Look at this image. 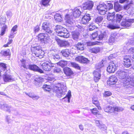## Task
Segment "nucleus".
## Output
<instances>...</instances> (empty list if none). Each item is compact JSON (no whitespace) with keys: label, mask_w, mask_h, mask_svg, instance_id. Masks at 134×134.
Segmentation results:
<instances>
[{"label":"nucleus","mask_w":134,"mask_h":134,"mask_svg":"<svg viewBox=\"0 0 134 134\" xmlns=\"http://www.w3.org/2000/svg\"><path fill=\"white\" fill-rule=\"evenodd\" d=\"M116 76L120 79L123 81L125 85H128L130 83L132 79L128 76V73L123 70H119L116 72Z\"/></svg>","instance_id":"f257e3e1"},{"label":"nucleus","mask_w":134,"mask_h":134,"mask_svg":"<svg viewBox=\"0 0 134 134\" xmlns=\"http://www.w3.org/2000/svg\"><path fill=\"white\" fill-rule=\"evenodd\" d=\"M97 9L98 10V13L101 15L105 14L108 10L107 6L104 3L98 5L97 7Z\"/></svg>","instance_id":"f03ea898"},{"label":"nucleus","mask_w":134,"mask_h":134,"mask_svg":"<svg viewBox=\"0 0 134 134\" xmlns=\"http://www.w3.org/2000/svg\"><path fill=\"white\" fill-rule=\"evenodd\" d=\"M51 25V23L48 21L44 22L42 25V29L44 30L46 32L51 34L52 32V31L50 28Z\"/></svg>","instance_id":"7ed1b4c3"},{"label":"nucleus","mask_w":134,"mask_h":134,"mask_svg":"<svg viewBox=\"0 0 134 134\" xmlns=\"http://www.w3.org/2000/svg\"><path fill=\"white\" fill-rule=\"evenodd\" d=\"M38 41H40L42 43H46L48 42V37L47 35L45 34H40L37 36Z\"/></svg>","instance_id":"20e7f679"},{"label":"nucleus","mask_w":134,"mask_h":134,"mask_svg":"<svg viewBox=\"0 0 134 134\" xmlns=\"http://www.w3.org/2000/svg\"><path fill=\"white\" fill-rule=\"evenodd\" d=\"M93 5L94 3L92 1H87L83 4L82 8L84 10H90L92 9Z\"/></svg>","instance_id":"39448f33"},{"label":"nucleus","mask_w":134,"mask_h":134,"mask_svg":"<svg viewBox=\"0 0 134 134\" xmlns=\"http://www.w3.org/2000/svg\"><path fill=\"white\" fill-rule=\"evenodd\" d=\"M134 22L133 19H128L126 18L123 19L121 24L122 26L128 27L131 26L132 23Z\"/></svg>","instance_id":"423d86ee"},{"label":"nucleus","mask_w":134,"mask_h":134,"mask_svg":"<svg viewBox=\"0 0 134 134\" xmlns=\"http://www.w3.org/2000/svg\"><path fill=\"white\" fill-rule=\"evenodd\" d=\"M34 54L36 57L41 58L44 54V52L41 49V47L37 46L34 47Z\"/></svg>","instance_id":"0eeeda50"},{"label":"nucleus","mask_w":134,"mask_h":134,"mask_svg":"<svg viewBox=\"0 0 134 134\" xmlns=\"http://www.w3.org/2000/svg\"><path fill=\"white\" fill-rule=\"evenodd\" d=\"M42 66L43 69L46 71H50L51 69V67L54 66L53 64L48 61L43 63Z\"/></svg>","instance_id":"6e6552de"},{"label":"nucleus","mask_w":134,"mask_h":134,"mask_svg":"<svg viewBox=\"0 0 134 134\" xmlns=\"http://www.w3.org/2000/svg\"><path fill=\"white\" fill-rule=\"evenodd\" d=\"M115 62H110L108 65L107 70L110 73H113L115 71L116 67V65L115 64Z\"/></svg>","instance_id":"1a4fd4ad"},{"label":"nucleus","mask_w":134,"mask_h":134,"mask_svg":"<svg viewBox=\"0 0 134 134\" xmlns=\"http://www.w3.org/2000/svg\"><path fill=\"white\" fill-rule=\"evenodd\" d=\"M76 61L82 63H88L90 61L88 59L82 56H79L75 58Z\"/></svg>","instance_id":"9d476101"},{"label":"nucleus","mask_w":134,"mask_h":134,"mask_svg":"<svg viewBox=\"0 0 134 134\" xmlns=\"http://www.w3.org/2000/svg\"><path fill=\"white\" fill-rule=\"evenodd\" d=\"M100 70L98 69H97L94 72V80L96 82H97L100 78Z\"/></svg>","instance_id":"9b49d317"},{"label":"nucleus","mask_w":134,"mask_h":134,"mask_svg":"<svg viewBox=\"0 0 134 134\" xmlns=\"http://www.w3.org/2000/svg\"><path fill=\"white\" fill-rule=\"evenodd\" d=\"M27 69H29L31 70L34 71H37L40 73L43 72V71L41 70L36 65H29Z\"/></svg>","instance_id":"f8f14e48"},{"label":"nucleus","mask_w":134,"mask_h":134,"mask_svg":"<svg viewBox=\"0 0 134 134\" xmlns=\"http://www.w3.org/2000/svg\"><path fill=\"white\" fill-rule=\"evenodd\" d=\"M3 79L4 81L5 82H10L14 81L12 76L7 72H5L3 74Z\"/></svg>","instance_id":"ddd939ff"},{"label":"nucleus","mask_w":134,"mask_h":134,"mask_svg":"<svg viewBox=\"0 0 134 134\" xmlns=\"http://www.w3.org/2000/svg\"><path fill=\"white\" fill-rule=\"evenodd\" d=\"M1 108L2 109L10 113L11 110H12L13 108L8 104H0Z\"/></svg>","instance_id":"4468645a"},{"label":"nucleus","mask_w":134,"mask_h":134,"mask_svg":"<svg viewBox=\"0 0 134 134\" xmlns=\"http://www.w3.org/2000/svg\"><path fill=\"white\" fill-rule=\"evenodd\" d=\"M129 58V56H124V64L127 68L130 67L131 65V61Z\"/></svg>","instance_id":"2eb2a0df"},{"label":"nucleus","mask_w":134,"mask_h":134,"mask_svg":"<svg viewBox=\"0 0 134 134\" xmlns=\"http://www.w3.org/2000/svg\"><path fill=\"white\" fill-rule=\"evenodd\" d=\"M91 19L90 14H87L84 15L82 17L81 22L82 23L86 24L88 23Z\"/></svg>","instance_id":"dca6fc26"},{"label":"nucleus","mask_w":134,"mask_h":134,"mask_svg":"<svg viewBox=\"0 0 134 134\" xmlns=\"http://www.w3.org/2000/svg\"><path fill=\"white\" fill-rule=\"evenodd\" d=\"M117 81V77L113 75L110 77L109 80L107 81V83L110 85H113L115 84Z\"/></svg>","instance_id":"f3484780"},{"label":"nucleus","mask_w":134,"mask_h":134,"mask_svg":"<svg viewBox=\"0 0 134 134\" xmlns=\"http://www.w3.org/2000/svg\"><path fill=\"white\" fill-rule=\"evenodd\" d=\"M72 11L73 15L75 18L80 16L81 13V12L80 11V9L77 7H76L73 9Z\"/></svg>","instance_id":"a211bd4d"},{"label":"nucleus","mask_w":134,"mask_h":134,"mask_svg":"<svg viewBox=\"0 0 134 134\" xmlns=\"http://www.w3.org/2000/svg\"><path fill=\"white\" fill-rule=\"evenodd\" d=\"M80 35V33L77 31H75L72 32V38L76 41H78Z\"/></svg>","instance_id":"6ab92c4d"},{"label":"nucleus","mask_w":134,"mask_h":134,"mask_svg":"<svg viewBox=\"0 0 134 134\" xmlns=\"http://www.w3.org/2000/svg\"><path fill=\"white\" fill-rule=\"evenodd\" d=\"M70 34L66 29H65L61 33H59V36L64 38H68Z\"/></svg>","instance_id":"aec40b11"},{"label":"nucleus","mask_w":134,"mask_h":134,"mask_svg":"<svg viewBox=\"0 0 134 134\" xmlns=\"http://www.w3.org/2000/svg\"><path fill=\"white\" fill-rule=\"evenodd\" d=\"M109 33L107 31H104L101 32L99 36V39L102 40L103 38H106L108 36Z\"/></svg>","instance_id":"412c9836"},{"label":"nucleus","mask_w":134,"mask_h":134,"mask_svg":"<svg viewBox=\"0 0 134 134\" xmlns=\"http://www.w3.org/2000/svg\"><path fill=\"white\" fill-rule=\"evenodd\" d=\"M60 86V88H59L58 90L57 91V94L59 95V94L60 95L58 96H59V97H62V95H64L65 94V90H64L63 88L62 87V85H63V86H65L64 84H61Z\"/></svg>","instance_id":"4be33fe9"},{"label":"nucleus","mask_w":134,"mask_h":134,"mask_svg":"<svg viewBox=\"0 0 134 134\" xmlns=\"http://www.w3.org/2000/svg\"><path fill=\"white\" fill-rule=\"evenodd\" d=\"M115 13H110L109 12L107 16L108 20L109 21H112V22H114V19H115Z\"/></svg>","instance_id":"5701e85b"},{"label":"nucleus","mask_w":134,"mask_h":134,"mask_svg":"<svg viewBox=\"0 0 134 134\" xmlns=\"http://www.w3.org/2000/svg\"><path fill=\"white\" fill-rule=\"evenodd\" d=\"M73 16L69 14H66V15L65 19L66 22L69 24H71L72 19Z\"/></svg>","instance_id":"b1692460"},{"label":"nucleus","mask_w":134,"mask_h":134,"mask_svg":"<svg viewBox=\"0 0 134 134\" xmlns=\"http://www.w3.org/2000/svg\"><path fill=\"white\" fill-rule=\"evenodd\" d=\"M116 37V34L114 33L112 34L108 39V43L109 44L111 45L115 41V38Z\"/></svg>","instance_id":"393cba45"},{"label":"nucleus","mask_w":134,"mask_h":134,"mask_svg":"<svg viewBox=\"0 0 134 134\" xmlns=\"http://www.w3.org/2000/svg\"><path fill=\"white\" fill-rule=\"evenodd\" d=\"M65 29L62 26L60 25H57L55 26V30L57 33V35L59 36V33H61Z\"/></svg>","instance_id":"a878e982"},{"label":"nucleus","mask_w":134,"mask_h":134,"mask_svg":"<svg viewBox=\"0 0 134 134\" xmlns=\"http://www.w3.org/2000/svg\"><path fill=\"white\" fill-rule=\"evenodd\" d=\"M64 73L67 76H70L73 74V72L69 68L66 67L64 69Z\"/></svg>","instance_id":"bb28decb"},{"label":"nucleus","mask_w":134,"mask_h":134,"mask_svg":"<svg viewBox=\"0 0 134 134\" xmlns=\"http://www.w3.org/2000/svg\"><path fill=\"white\" fill-rule=\"evenodd\" d=\"M70 51L68 49H65L62 50L61 51L63 56L66 57H68L69 54L70 53Z\"/></svg>","instance_id":"cd10ccee"},{"label":"nucleus","mask_w":134,"mask_h":134,"mask_svg":"<svg viewBox=\"0 0 134 134\" xmlns=\"http://www.w3.org/2000/svg\"><path fill=\"white\" fill-rule=\"evenodd\" d=\"M20 61L21 63V68L23 67L25 69H27L29 65L27 64V61L24 59H22L20 60Z\"/></svg>","instance_id":"c85d7f7f"},{"label":"nucleus","mask_w":134,"mask_h":134,"mask_svg":"<svg viewBox=\"0 0 134 134\" xmlns=\"http://www.w3.org/2000/svg\"><path fill=\"white\" fill-rule=\"evenodd\" d=\"M114 8L116 12L119 11L122 8L121 6L118 2H115L114 3Z\"/></svg>","instance_id":"c756f323"},{"label":"nucleus","mask_w":134,"mask_h":134,"mask_svg":"<svg viewBox=\"0 0 134 134\" xmlns=\"http://www.w3.org/2000/svg\"><path fill=\"white\" fill-rule=\"evenodd\" d=\"M54 18L57 21L61 22L62 20V18L61 15L59 14H56L54 16Z\"/></svg>","instance_id":"7c9ffc66"},{"label":"nucleus","mask_w":134,"mask_h":134,"mask_svg":"<svg viewBox=\"0 0 134 134\" xmlns=\"http://www.w3.org/2000/svg\"><path fill=\"white\" fill-rule=\"evenodd\" d=\"M84 45L83 43L79 42L75 46L76 47L77 50L82 51L84 49Z\"/></svg>","instance_id":"2f4dec72"},{"label":"nucleus","mask_w":134,"mask_h":134,"mask_svg":"<svg viewBox=\"0 0 134 134\" xmlns=\"http://www.w3.org/2000/svg\"><path fill=\"white\" fill-rule=\"evenodd\" d=\"M103 19V18L102 16H99L95 19L94 21L96 23L99 24L102 22Z\"/></svg>","instance_id":"473e14b6"},{"label":"nucleus","mask_w":134,"mask_h":134,"mask_svg":"<svg viewBox=\"0 0 134 134\" xmlns=\"http://www.w3.org/2000/svg\"><path fill=\"white\" fill-rule=\"evenodd\" d=\"M114 22H119L121 20L122 18L124 19V16L120 14H116V17H115Z\"/></svg>","instance_id":"72a5a7b5"},{"label":"nucleus","mask_w":134,"mask_h":134,"mask_svg":"<svg viewBox=\"0 0 134 134\" xmlns=\"http://www.w3.org/2000/svg\"><path fill=\"white\" fill-rule=\"evenodd\" d=\"M112 109H113V112H114V111L120 112L124 110V108L119 107H113V108Z\"/></svg>","instance_id":"f704fd0d"},{"label":"nucleus","mask_w":134,"mask_h":134,"mask_svg":"<svg viewBox=\"0 0 134 134\" xmlns=\"http://www.w3.org/2000/svg\"><path fill=\"white\" fill-rule=\"evenodd\" d=\"M113 108V107L108 106L104 108V110L106 112L112 113L113 112V109H112Z\"/></svg>","instance_id":"c9c22d12"},{"label":"nucleus","mask_w":134,"mask_h":134,"mask_svg":"<svg viewBox=\"0 0 134 134\" xmlns=\"http://www.w3.org/2000/svg\"><path fill=\"white\" fill-rule=\"evenodd\" d=\"M100 48L98 47H96L92 48L91 49L92 52L95 53H97L99 52L100 51Z\"/></svg>","instance_id":"e433bc0d"},{"label":"nucleus","mask_w":134,"mask_h":134,"mask_svg":"<svg viewBox=\"0 0 134 134\" xmlns=\"http://www.w3.org/2000/svg\"><path fill=\"white\" fill-rule=\"evenodd\" d=\"M51 57L52 59H53L55 60H58L60 58V56L58 54H52L51 55Z\"/></svg>","instance_id":"4c0bfd02"},{"label":"nucleus","mask_w":134,"mask_h":134,"mask_svg":"<svg viewBox=\"0 0 134 134\" xmlns=\"http://www.w3.org/2000/svg\"><path fill=\"white\" fill-rule=\"evenodd\" d=\"M10 50L9 49L7 50H2L0 54L2 55L8 56L9 54V52Z\"/></svg>","instance_id":"58836bf2"},{"label":"nucleus","mask_w":134,"mask_h":134,"mask_svg":"<svg viewBox=\"0 0 134 134\" xmlns=\"http://www.w3.org/2000/svg\"><path fill=\"white\" fill-rule=\"evenodd\" d=\"M71 92L70 91H69L68 92V94H66V96L63 98V99H65L67 98L68 100V102H70V100L71 97Z\"/></svg>","instance_id":"ea45409f"},{"label":"nucleus","mask_w":134,"mask_h":134,"mask_svg":"<svg viewBox=\"0 0 134 134\" xmlns=\"http://www.w3.org/2000/svg\"><path fill=\"white\" fill-rule=\"evenodd\" d=\"M42 88L44 90L46 91L49 92L51 90V86L49 85H44L43 86Z\"/></svg>","instance_id":"a19ab883"},{"label":"nucleus","mask_w":134,"mask_h":134,"mask_svg":"<svg viewBox=\"0 0 134 134\" xmlns=\"http://www.w3.org/2000/svg\"><path fill=\"white\" fill-rule=\"evenodd\" d=\"M67 64V61L62 60L58 63V64L62 67L66 65Z\"/></svg>","instance_id":"79ce46f5"},{"label":"nucleus","mask_w":134,"mask_h":134,"mask_svg":"<svg viewBox=\"0 0 134 134\" xmlns=\"http://www.w3.org/2000/svg\"><path fill=\"white\" fill-rule=\"evenodd\" d=\"M25 94L28 95L30 97L34 99H37L39 98V97L38 96H36L32 95V94L29 93L28 94L27 93H25Z\"/></svg>","instance_id":"37998d69"},{"label":"nucleus","mask_w":134,"mask_h":134,"mask_svg":"<svg viewBox=\"0 0 134 134\" xmlns=\"http://www.w3.org/2000/svg\"><path fill=\"white\" fill-rule=\"evenodd\" d=\"M7 28V26L6 25H3L1 29L0 35L3 36L5 34Z\"/></svg>","instance_id":"c03bdc74"},{"label":"nucleus","mask_w":134,"mask_h":134,"mask_svg":"<svg viewBox=\"0 0 134 134\" xmlns=\"http://www.w3.org/2000/svg\"><path fill=\"white\" fill-rule=\"evenodd\" d=\"M107 27L110 29H119L120 27L116 25H114L112 24H109L107 26Z\"/></svg>","instance_id":"a18cd8bd"},{"label":"nucleus","mask_w":134,"mask_h":134,"mask_svg":"<svg viewBox=\"0 0 134 134\" xmlns=\"http://www.w3.org/2000/svg\"><path fill=\"white\" fill-rule=\"evenodd\" d=\"M0 68L2 69L4 71H5L6 72L7 66L5 64L3 63H0Z\"/></svg>","instance_id":"49530a36"},{"label":"nucleus","mask_w":134,"mask_h":134,"mask_svg":"<svg viewBox=\"0 0 134 134\" xmlns=\"http://www.w3.org/2000/svg\"><path fill=\"white\" fill-rule=\"evenodd\" d=\"M51 0H42L41 1L42 4L44 6H45L49 5V3Z\"/></svg>","instance_id":"de8ad7c7"},{"label":"nucleus","mask_w":134,"mask_h":134,"mask_svg":"<svg viewBox=\"0 0 134 134\" xmlns=\"http://www.w3.org/2000/svg\"><path fill=\"white\" fill-rule=\"evenodd\" d=\"M104 61L103 60H102L101 62H100L97 65V69L100 70V68L103 67L104 65L103 63Z\"/></svg>","instance_id":"09e8293b"},{"label":"nucleus","mask_w":134,"mask_h":134,"mask_svg":"<svg viewBox=\"0 0 134 134\" xmlns=\"http://www.w3.org/2000/svg\"><path fill=\"white\" fill-rule=\"evenodd\" d=\"M98 128L102 130H104L107 129V127L106 126L104 125L102 123L98 127Z\"/></svg>","instance_id":"8fccbe9b"},{"label":"nucleus","mask_w":134,"mask_h":134,"mask_svg":"<svg viewBox=\"0 0 134 134\" xmlns=\"http://www.w3.org/2000/svg\"><path fill=\"white\" fill-rule=\"evenodd\" d=\"M6 20V19L5 17H2L1 19V25H5V23Z\"/></svg>","instance_id":"3c124183"},{"label":"nucleus","mask_w":134,"mask_h":134,"mask_svg":"<svg viewBox=\"0 0 134 134\" xmlns=\"http://www.w3.org/2000/svg\"><path fill=\"white\" fill-rule=\"evenodd\" d=\"M90 110L91 113L94 115L96 114L98 112L97 109L96 108H94L92 109H91Z\"/></svg>","instance_id":"603ef678"},{"label":"nucleus","mask_w":134,"mask_h":134,"mask_svg":"<svg viewBox=\"0 0 134 134\" xmlns=\"http://www.w3.org/2000/svg\"><path fill=\"white\" fill-rule=\"evenodd\" d=\"M68 43L66 41H62L59 45L61 47L65 46L68 44Z\"/></svg>","instance_id":"864d4df0"},{"label":"nucleus","mask_w":134,"mask_h":134,"mask_svg":"<svg viewBox=\"0 0 134 134\" xmlns=\"http://www.w3.org/2000/svg\"><path fill=\"white\" fill-rule=\"evenodd\" d=\"M71 64L73 67L77 69H78L80 68V67L79 65L76 63L72 62L71 63Z\"/></svg>","instance_id":"5fc2aeb1"},{"label":"nucleus","mask_w":134,"mask_h":134,"mask_svg":"<svg viewBox=\"0 0 134 134\" xmlns=\"http://www.w3.org/2000/svg\"><path fill=\"white\" fill-rule=\"evenodd\" d=\"M61 69L58 68H55L54 69L53 72L54 73H59L61 72Z\"/></svg>","instance_id":"6e6d98bb"},{"label":"nucleus","mask_w":134,"mask_h":134,"mask_svg":"<svg viewBox=\"0 0 134 134\" xmlns=\"http://www.w3.org/2000/svg\"><path fill=\"white\" fill-rule=\"evenodd\" d=\"M40 30V27L38 25H37L34 28V31L35 33L37 32Z\"/></svg>","instance_id":"4d7b16f0"},{"label":"nucleus","mask_w":134,"mask_h":134,"mask_svg":"<svg viewBox=\"0 0 134 134\" xmlns=\"http://www.w3.org/2000/svg\"><path fill=\"white\" fill-rule=\"evenodd\" d=\"M111 94V93L109 91L105 92L104 94V96L105 97H108Z\"/></svg>","instance_id":"13d9d810"},{"label":"nucleus","mask_w":134,"mask_h":134,"mask_svg":"<svg viewBox=\"0 0 134 134\" xmlns=\"http://www.w3.org/2000/svg\"><path fill=\"white\" fill-rule=\"evenodd\" d=\"M107 4V7H109V10L112 9L113 8V5L112 4L110 3H108Z\"/></svg>","instance_id":"bf43d9fd"},{"label":"nucleus","mask_w":134,"mask_h":134,"mask_svg":"<svg viewBox=\"0 0 134 134\" xmlns=\"http://www.w3.org/2000/svg\"><path fill=\"white\" fill-rule=\"evenodd\" d=\"M98 34L97 32H95L93 33L92 34V36L91 38L93 39H95L98 36Z\"/></svg>","instance_id":"052dcab7"},{"label":"nucleus","mask_w":134,"mask_h":134,"mask_svg":"<svg viewBox=\"0 0 134 134\" xmlns=\"http://www.w3.org/2000/svg\"><path fill=\"white\" fill-rule=\"evenodd\" d=\"M6 121L7 122H8V123H10L12 122V120L10 118L9 116H7L6 117Z\"/></svg>","instance_id":"680f3d73"},{"label":"nucleus","mask_w":134,"mask_h":134,"mask_svg":"<svg viewBox=\"0 0 134 134\" xmlns=\"http://www.w3.org/2000/svg\"><path fill=\"white\" fill-rule=\"evenodd\" d=\"M96 28L95 26H92L90 25L89 27V30L90 31H91L94 30Z\"/></svg>","instance_id":"e2e57ef3"},{"label":"nucleus","mask_w":134,"mask_h":134,"mask_svg":"<svg viewBox=\"0 0 134 134\" xmlns=\"http://www.w3.org/2000/svg\"><path fill=\"white\" fill-rule=\"evenodd\" d=\"M17 26L15 25L12 28L11 31L12 32H14L15 31H16V29L17 28Z\"/></svg>","instance_id":"0e129e2a"},{"label":"nucleus","mask_w":134,"mask_h":134,"mask_svg":"<svg viewBox=\"0 0 134 134\" xmlns=\"http://www.w3.org/2000/svg\"><path fill=\"white\" fill-rule=\"evenodd\" d=\"M55 40L56 41L57 43H58V44L59 45L62 41L60 40V39H59L57 37H56L55 38Z\"/></svg>","instance_id":"69168bd1"},{"label":"nucleus","mask_w":134,"mask_h":134,"mask_svg":"<svg viewBox=\"0 0 134 134\" xmlns=\"http://www.w3.org/2000/svg\"><path fill=\"white\" fill-rule=\"evenodd\" d=\"M42 80V78L41 77H39L38 78H36L35 80L36 81L40 83V82H41Z\"/></svg>","instance_id":"338daca9"},{"label":"nucleus","mask_w":134,"mask_h":134,"mask_svg":"<svg viewBox=\"0 0 134 134\" xmlns=\"http://www.w3.org/2000/svg\"><path fill=\"white\" fill-rule=\"evenodd\" d=\"M6 14L9 17H11L12 15L11 12L10 11H7L6 13Z\"/></svg>","instance_id":"774afa93"}]
</instances>
